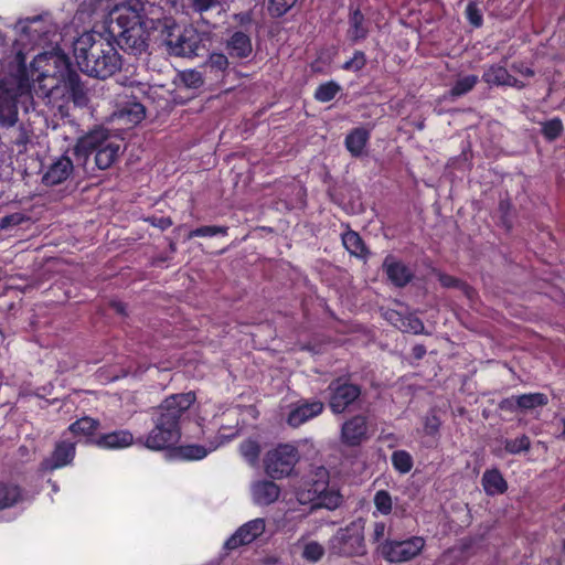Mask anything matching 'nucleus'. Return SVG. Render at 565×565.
Here are the masks:
<instances>
[{
  "mask_svg": "<svg viewBox=\"0 0 565 565\" xmlns=\"http://www.w3.org/2000/svg\"><path fill=\"white\" fill-rule=\"evenodd\" d=\"M19 67L17 73H10L0 77V127L13 128L19 121L18 104L20 103L25 111L35 108L34 98H50L58 89L53 76L41 73L38 78V86L31 84L24 56L21 52L17 54Z\"/></svg>",
  "mask_w": 565,
  "mask_h": 565,
  "instance_id": "1",
  "label": "nucleus"
},
{
  "mask_svg": "<svg viewBox=\"0 0 565 565\" xmlns=\"http://www.w3.org/2000/svg\"><path fill=\"white\" fill-rule=\"evenodd\" d=\"M149 2L116 8L110 13L109 32L116 38L121 50L140 55L148 47V36L154 33Z\"/></svg>",
  "mask_w": 565,
  "mask_h": 565,
  "instance_id": "2",
  "label": "nucleus"
},
{
  "mask_svg": "<svg viewBox=\"0 0 565 565\" xmlns=\"http://www.w3.org/2000/svg\"><path fill=\"white\" fill-rule=\"evenodd\" d=\"M73 53L79 70L105 79L121 68V56L110 41L99 33H83L73 43Z\"/></svg>",
  "mask_w": 565,
  "mask_h": 565,
  "instance_id": "3",
  "label": "nucleus"
},
{
  "mask_svg": "<svg viewBox=\"0 0 565 565\" xmlns=\"http://www.w3.org/2000/svg\"><path fill=\"white\" fill-rule=\"evenodd\" d=\"M151 23H156V40L169 55L192 57L200 54L205 34L192 25L182 26L172 15H167L162 7L149 4Z\"/></svg>",
  "mask_w": 565,
  "mask_h": 565,
  "instance_id": "4",
  "label": "nucleus"
},
{
  "mask_svg": "<svg viewBox=\"0 0 565 565\" xmlns=\"http://www.w3.org/2000/svg\"><path fill=\"white\" fill-rule=\"evenodd\" d=\"M365 520L359 518L347 526L340 527L328 541V552L331 556L354 557L367 553L365 539Z\"/></svg>",
  "mask_w": 565,
  "mask_h": 565,
  "instance_id": "5",
  "label": "nucleus"
},
{
  "mask_svg": "<svg viewBox=\"0 0 565 565\" xmlns=\"http://www.w3.org/2000/svg\"><path fill=\"white\" fill-rule=\"evenodd\" d=\"M329 408L335 415L343 414L356 405L362 395V387L350 382L349 377L340 376L328 385Z\"/></svg>",
  "mask_w": 565,
  "mask_h": 565,
  "instance_id": "6",
  "label": "nucleus"
},
{
  "mask_svg": "<svg viewBox=\"0 0 565 565\" xmlns=\"http://www.w3.org/2000/svg\"><path fill=\"white\" fill-rule=\"evenodd\" d=\"M425 547L422 536H411L406 540L386 539L377 545V553L388 563H405L418 556Z\"/></svg>",
  "mask_w": 565,
  "mask_h": 565,
  "instance_id": "7",
  "label": "nucleus"
},
{
  "mask_svg": "<svg viewBox=\"0 0 565 565\" xmlns=\"http://www.w3.org/2000/svg\"><path fill=\"white\" fill-rule=\"evenodd\" d=\"M194 402L195 394L192 392L171 395L159 405L152 420L180 429L182 417Z\"/></svg>",
  "mask_w": 565,
  "mask_h": 565,
  "instance_id": "8",
  "label": "nucleus"
},
{
  "mask_svg": "<svg viewBox=\"0 0 565 565\" xmlns=\"http://www.w3.org/2000/svg\"><path fill=\"white\" fill-rule=\"evenodd\" d=\"M299 461L298 449L289 444H280L269 450L264 459L265 470L273 479L289 476Z\"/></svg>",
  "mask_w": 565,
  "mask_h": 565,
  "instance_id": "9",
  "label": "nucleus"
},
{
  "mask_svg": "<svg viewBox=\"0 0 565 565\" xmlns=\"http://www.w3.org/2000/svg\"><path fill=\"white\" fill-rule=\"evenodd\" d=\"M110 139L108 130L102 127L95 128L79 137L73 148L77 164L83 166L87 170L89 156L96 153Z\"/></svg>",
  "mask_w": 565,
  "mask_h": 565,
  "instance_id": "10",
  "label": "nucleus"
},
{
  "mask_svg": "<svg viewBox=\"0 0 565 565\" xmlns=\"http://www.w3.org/2000/svg\"><path fill=\"white\" fill-rule=\"evenodd\" d=\"M77 443V439L70 438L67 433H64L62 438L56 441L51 455L41 461L40 470L43 472L54 471L71 465L75 457Z\"/></svg>",
  "mask_w": 565,
  "mask_h": 565,
  "instance_id": "11",
  "label": "nucleus"
},
{
  "mask_svg": "<svg viewBox=\"0 0 565 565\" xmlns=\"http://www.w3.org/2000/svg\"><path fill=\"white\" fill-rule=\"evenodd\" d=\"M369 438V422L365 415H354L341 426L340 441L347 447H359Z\"/></svg>",
  "mask_w": 565,
  "mask_h": 565,
  "instance_id": "12",
  "label": "nucleus"
},
{
  "mask_svg": "<svg viewBox=\"0 0 565 565\" xmlns=\"http://www.w3.org/2000/svg\"><path fill=\"white\" fill-rule=\"evenodd\" d=\"M329 488V472L326 468L319 467L316 471V478L307 482L297 491V500L300 504H310L311 508L317 500Z\"/></svg>",
  "mask_w": 565,
  "mask_h": 565,
  "instance_id": "13",
  "label": "nucleus"
},
{
  "mask_svg": "<svg viewBox=\"0 0 565 565\" xmlns=\"http://www.w3.org/2000/svg\"><path fill=\"white\" fill-rule=\"evenodd\" d=\"M180 437V429L163 425L161 422L154 423L143 445L151 450H163L178 444Z\"/></svg>",
  "mask_w": 565,
  "mask_h": 565,
  "instance_id": "14",
  "label": "nucleus"
},
{
  "mask_svg": "<svg viewBox=\"0 0 565 565\" xmlns=\"http://www.w3.org/2000/svg\"><path fill=\"white\" fill-rule=\"evenodd\" d=\"M382 268L387 279L398 288L405 287L414 278L412 269L391 254L384 258Z\"/></svg>",
  "mask_w": 565,
  "mask_h": 565,
  "instance_id": "15",
  "label": "nucleus"
},
{
  "mask_svg": "<svg viewBox=\"0 0 565 565\" xmlns=\"http://www.w3.org/2000/svg\"><path fill=\"white\" fill-rule=\"evenodd\" d=\"M265 531V520L255 519L242 525L226 542L225 548L235 550L253 542Z\"/></svg>",
  "mask_w": 565,
  "mask_h": 565,
  "instance_id": "16",
  "label": "nucleus"
},
{
  "mask_svg": "<svg viewBox=\"0 0 565 565\" xmlns=\"http://www.w3.org/2000/svg\"><path fill=\"white\" fill-rule=\"evenodd\" d=\"M324 409V404L321 401H305L299 403L294 409L290 411L287 423L291 427H299L309 419L320 415Z\"/></svg>",
  "mask_w": 565,
  "mask_h": 565,
  "instance_id": "17",
  "label": "nucleus"
},
{
  "mask_svg": "<svg viewBox=\"0 0 565 565\" xmlns=\"http://www.w3.org/2000/svg\"><path fill=\"white\" fill-rule=\"evenodd\" d=\"M73 170L74 164L72 160L66 156H62L49 167L42 177V182L47 186L61 184L68 179Z\"/></svg>",
  "mask_w": 565,
  "mask_h": 565,
  "instance_id": "18",
  "label": "nucleus"
},
{
  "mask_svg": "<svg viewBox=\"0 0 565 565\" xmlns=\"http://www.w3.org/2000/svg\"><path fill=\"white\" fill-rule=\"evenodd\" d=\"M114 117L128 126H135L141 122L146 117V107L136 98L118 105Z\"/></svg>",
  "mask_w": 565,
  "mask_h": 565,
  "instance_id": "19",
  "label": "nucleus"
},
{
  "mask_svg": "<svg viewBox=\"0 0 565 565\" xmlns=\"http://www.w3.org/2000/svg\"><path fill=\"white\" fill-rule=\"evenodd\" d=\"M280 494L279 487L270 480H259L252 486L253 501L258 505H269L277 501Z\"/></svg>",
  "mask_w": 565,
  "mask_h": 565,
  "instance_id": "20",
  "label": "nucleus"
},
{
  "mask_svg": "<svg viewBox=\"0 0 565 565\" xmlns=\"http://www.w3.org/2000/svg\"><path fill=\"white\" fill-rule=\"evenodd\" d=\"M226 50L232 57H248L253 52L250 36L242 31L234 32L226 41Z\"/></svg>",
  "mask_w": 565,
  "mask_h": 565,
  "instance_id": "21",
  "label": "nucleus"
},
{
  "mask_svg": "<svg viewBox=\"0 0 565 565\" xmlns=\"http://www.w3.org/2000/svg\"><path fill=\"white\" fill-rule=\"evenodd\" d=\"M62 82L64 89L76 105H83L86 102V89L76 72L67 67L66 73L62 75Z\"/></svg>",
  "mask_w": 565,
  "mask_h": 565,
  "instance_id": "22",
  "label": "nucleus"
},
{
  "mask_svg": "<svg viewBox=\"0 0 565 565\" xmlns=\"http://www.w3.org/2000/svg\"><path fill=\"white\" fill-rule=\"evenodd\" d=\"M370 139V131L363 127L352 129L345 137L344 145L352 157L363 156Z\"/></svg>",
  "mask_w": 565,
  "mask_h": 565,
  "instance_id": "23",
  "label": "nucleus"
},
{
  "mask_svg": "<svg viewBox=\"0 0 565 565\" xmlns=\"http://www.w3.org/2000/svg\"><path fill=\"white\" fill-rule=\"evenodd\" d=\"M386 317L396 328L403 332H413L414 334H419L425 330L423 321L413 315L404 317L396 311H387Z\"/></svg>",
  "mask_w": 565,
  "mask_h": 565,
  "instance_id": "24",
  "label": "nucleus"
},
{
  "mask_svg": "<svg viewBox=\"0 0 565 565\" xmlns=\"http://www.w3.org/2000/svg\"><path fill=\"white\" fill-rule=\"evenodd\" d=\"M134 443V436L129 430H116L100 435L95 444L102 448H125Z\"/></svg>",
  "mask_w": 565,
  "mask_h": 565,
  "instance_id": "25",
  "label": "nucleus"
},
{
  "mask_svg": "<svg viewBox=\"0 0 565 565\" xmlns=\"http://www.w3.org/2000/svg\"><path fill=\"white\" fill-rule=\"evenodd\" d=\"M481 483L488 495L503 494L508 490V483L499 469L486 470Z\"/></svg>",
  "mask_w": 565,
  "mask_h": 565,
  "instance_id": "26",
  "label": "nucleus"
},
{
  "mask_svg": "<svg viewBox=\"0 0 565 565\" xmlns=\"http://www.w3.org/2000/svg\"><path fill=\"white\" fill-rule=\"evenodd\" d=\"M120 153V145L114 140H109L95 153V164L99 170L110 168L118 159Z\"/></svg>",
  "mask_w": 565,
  "mask_h": 565,
  "instance_id": "27",
  "label": "nucleus"
},
{
  "mask_svg": "<svg viewBox=\"0 0 565 565\" xmlns=\"http://www.w3.org/2000/svg\"><path fill=\"white\" fill-rule=\"evenodd\" d=\"M369 29L365 25V19L360 9L351 10L349 15L348 38L356 43L367 36Z\"/></svg>",
  "mask_w": 565,
  "mask_h": 565,
  "instance_id": "28",
  "label": "nucleus"
},
{
  "mask_svg": "<svg viewBox=\"0 0 565 565\" xmlns=\"http://www.w3.org/2000/svg\"><path fill=\"white\" fill-rule=\"evenodd\" d=\"M22 500L23 493L19 486L0 482V511L9 509Z\"/></svg>",
  "mask_w": 565,
  "mask_h": 565,
  "instance_id": "29",
  "label": "nucleus"
},
{
  "mask_svg": "<svg viewBox=\"0 0 565 565\" xmlns=\"http://www.w3.org/2000/svg\"><path fill=\"white\" fill-rule=\"evenodd\" d=\"M509 76L510 73L504 66L493 64L484 70L482 81L490 86H505L509 83Z\"/></svg>",
  "mask_w": 565,
  "mask_h": 565,
  "instance_id": "30",
  "label": "nucleus"
},
{
  "mask_svg": "<svg viewBox=\"0 0 565 565\" xmlns=\"http://www.w3.org/2000/svg\"><path fill=\"white\" fill-rule=\"evenodd\" d=\"M98 427V420H95L90 417H83L71 424L66 433L67 435H74V439L77 436L89 437L94 435Z\"/></svg>",
  "mask_w": 565,
  "mask_h": 565,
  "instance_id": "31",
  "label": "nucleus"
},
{
  "mask_svg": "<svg viewBox=\"0 0 565 565\" xmlns=\"http://www.w3.org/2000/svg\"><path fill=\"white\" fill-rule=\"evenodd\" d=\"M342 243L347 250L356 257H364L366 247L361 236L353 231H348L342 235Z\"/></svg>",
  "mask_w": 565,
  "mask_h": 565,
  "instance_id": "32",
  "label": "nucleus"
},
{
  "mask_svg": "<svg viewBox=\"0 0 565 565\" xmlns=\"http://www.w3.org/2000/svg\"><path fill=\"white\" fill-rule=\"evenodd\" d=\"M518 406L522 412L531 411L540 406H545L548 403V398L543 393H530L518 396Z\"/></svg>",
  "mask_w": 565,
  "mask_h": 565,
  "instance_id": "33",
  "label": "nucleus"
},
{
  "mask_svg": "<svg viewBox=\"0 0 565 565\" xmlns=\"http://www.w3.org/2000/svg\"><path fill=\"white\" fill-rule=\"evenodd\" d=\"M479 78L477 75H467L456 81L450 89V96L459 97L469 93L478 83Z\"/></svg>",
  "mask_w": 565,
  "mask_h": 565,
  "instance_id": "34",
  "label": "nucleus"
},
{
  "mask_svg": "<svg viewBox=\"0 0 565 565\" xmlns=\"http://www.w3.org/2000/svg\"><path fill=\"white\" fill-rule=\"evenodd\" d=\"M341 87L338 83L330 81L321 84L315 92V98L321 103L332 100L340 92Z\"/></svg>",
  "mask_w": 565,
  "mask_h": 565,
  "instance_id": "35",
  "label": "nucleus"
},
{
  "mask_svg": "<svg viewBox=\"0 0 565 565\" xmlns=\"http://www.w3.org/2000/svg\"><path fill=\"white\" fill-rule=\"evenodd\" d=\"M393 467L401 473H407L413 468V458L405 450H396L392 454Z\"/></svg>",
  "mask_w": 565,
  "mask_h": 565,
  "instance_id": "36",
  "label": "nucleus"
},
{
  "mask_svg": "<svg viewBox=\"0 0 565 565\" xmlns=\"http://www.w3.org/2000/svg\"><path fill=\"white\" fill-rule=\"evenodd\" d=\"M298 0H269L267 10L271 18H281L291 10Z\"/></svg>",
  "mask_w": 565,
  "mask_h": 565,
  "instance_id": "37",
  "label": "nucleus"
},
{
  "mask_svg": "<svg viewBox=\"0 0 565 565\" xmlns=\"http://www.w3.org/2000/svg\"><path fill=\"white\" fill-rule=\"evenodd\" d=\"M318 502L313 508H326L333 510L341 504L342 497L333 489L328 488L327 491L317 500Z\"/></svg>",
  "mask_w": 565,
  "mask_h": 565,
  "instance_id": "38",
  "label": "nucleus"
},
{
  "mask_svg": "<svg viewBox=\"0 0 565 565\" xmlns=\"http://www.w3.org/2000/svg\"><path fill=\"white\" fill-rule=\"evenodd\" d=\"M228 227L227 226H217V225H204L192 230L189 232L186 238L191 239L193 237H207L215 235H227Z\"/></svg>",
  "mask_w": 565,
  "mask_h": 565,
  "instance_id": "39",
  "label": "nucleus"
},
{
  "mask_svg": "<svg viewBox=\"0 0 565 565\" xmlns=\"http://www.w3.org/2000/svg\"><path fill=\"white\" fill-rule=\"evenodd\" d=\"M326 553L323 545L317 541H310L305 544L302 550V557L310 563L319 562Z\"/></svg>",
  "mask_w": 565,
  "mask_h": 565,
  "instance_id": "40",
  "label": "nucleus"
},
{
  "mask_svg": "<svg viewBox=\"0 0 565 565\" xmlns=\"http://www.w3.org/2000/svg\"><path fill=\"white\" fill-rule=\"evenodd\" d=\"M563 130L564 126L559 118H553L542 124V135L548 141L557 139Z\"/></svg>",
  "mask_w": 565,
  "mask_h": 565,
  "instance_id": "41",
  "label": "nucleus"
},
{
  "mask_svg": "<svg viewBox=\"0 0 565 565\" xmlns=\"http://www.w3.org/2000/svg\"><path fill=\"white\" fill-rule=\"evenodd\" d=\"M531 447V440L526 435H522L515 439H505L504 449L507 452L516 455L522 451H529Z\"/></svg>",
  "mask_w": 565,
  "mask_h": 565,
  "instance_id": "42",
  "label": "nucleus"
},
{
  "mask_svg": "<svg viewBox=\"0 0 565 565\" xmlns=\"http://www.w3.org/2000/svg\"><path fill=\"white\" fill-rule=\"evenodd\" d=\"M239 451L250 465H255L259 458L260 447L257 441L248 439L241 444Z\"/></svg>",
  "mask_w": 565,
  "mask_h": 565,
  "instance_id": "43",
  "label": "nucleus"
},
{
  "mask_svg": "<svg viewBox=\"0 0 565 565\" xmlns=\"http://www.w3.org/2000/svg\"><path fill=\"white\" fill-rule=\"evenodd\" d=\"M438 280L443 287L461 289L469 298L475 294V290L470 286L454 276L439 274Z\"/></svg>",
  "mask_w": 565,
  "mask_h": 565,
  "instance_id": "44",
  "label": "nucleus"
},
{
  "mask_svg": "<svg viewBox=\"0 0 565 565\" xmlns=\"http://www.w3.org/2000/svg\"><path fill=\"white\" fill-rule=\"evenodd\" d=\"M228 58L223 53H212L205 62V67L216 73H224L228 68Z\"/></svg>",
  "mask_w": 565,
  "mask_h": 565,
  "instance_id": "45",
  "label": "nucleus"
},
{
  "mask_svg": "<svg viewBox=\"0 0 565 565\" xmlns=\"http://www.w3.org/2000/svg\"><path fill=\"white\" fill-rule=\"evenodd\" d=\"M374 505L383 515H387L392 511V497L385 490H380L374 495Z\"/></svg>",
  "mask_w": 565,
  "mask_h": 565,
  "instance_id": "46",
  "label": "nucleus"
},
{
  "mask_svg": "<svg viewBox=\"0 0 565 565\" xmlns=\"http://www.w3.org/2000/svg\"><path fill=\"white\" fill-rule=\"evenodd\" d=\"M181 82L188 88H199L204 84L201 72L195 70H188L181 73Z\"/></svg>",
  "mask_w": 565,
  "mask_h": 565,
  "instance_id": "47",
  "label": "nucleus"
},
{
  "mask_svg": "<svg viewBox=\"0 0 565 565\" xmlns=\"http://www.w3.org/2000/svg\"><path fill=\"white\" fill-rule=\"evenodd\" d=\"M466 15H467L468 21L475 28H480L482 25V22H483L482 12L476 2L470 1L467 4Z\"/></svg>",
  "mask_w": 565,
  "mask_h": 565,
  "instance_id": "48",
  "label": "nucleus"
},
{
  "mask_svg": "<svg viewBox=\"0 0 565 565\" xmlns=\"http://www.w3.org/2000/svg\"><path fill=\"white\" fill-rule=\"evenodd\" d=\"M366 64V57L365 54L362 51H355L353 54V57L347 61L342 68L345 71H354L359 72L361 71Z\"/></svg>",
  "mask_w": 565,
  "mask_h": 565,
  "instance_id": "49",
  "label": "nucleus"
},
{
  "mask_svg": "<svg viewBox=\"0 0 565 565\" xmlns=\"http://www.w3.org/2000/svg\"><path fill=\"white\" fill-rule=\"evenodd\" d=\"M26 220L22 213H12L0 218V230H9L22 224Z\"/></svg>",
  "mask_w": 565,
  "mask_h": 565,
  "instance_id": "50",
  "label": "nucleus"
},
{
  "mask_svg": "<svg viewBox=\"0 0 565 565\" xmlns=\"http://www.w3.org/2000/svg\"><path fill=\"white\" fill-rule=\"evenodd\" d=\"M181 454L186 459H202L207 455V451L202 446L191 445L181 448Z\"/></svg>",
  "mask_w": 565,
  "mask_h": 565,
  "instance_id": "51",
  "label": "nucleus"
},
{
  "mask_svg": "<svg viewBox=\"0 0 565 565\" xmlns=\"http://www.w3.org/2000/svg\"><path fill=\"white\" fill-rule=\"evenodd\" d=\"M424 427L426 434L434 435L440 427V420L435 414H429L425 417Z\"/></svg>",
  "mask_w": 565,
  "mask_h": 565,
  "instance_id": "52",
  "label": "nucleus"
},
{
  "mask_svg": "<svg viewBox=\"0 0 565 565\" xmlns=\"http://www.w3.org/2000/svg\"><path fill=\"white\" fill-rule=\"evenodd\" d=\"M386 534V524L383 521H377L373 524V531L371 534V540L373 543L381 544Z\"/></svg>",
  "mask_w": 565,
  "mask_h": 565,
  "instance_id": "53",
  "label": "nucleus"
},
{
  "mask_svg": "<svg viewBox=\"0 0 565 565\" xmlns=\"http://www.w3.org/2000/svg\"><path fill=\"white\" fill-rule=\"evenodd\" d=\"M190 2L194 11L200 13L207 11L218 4V0H190Z\"/></svg>",
  "mask_w": 565,
  "mask_h": 565,
  "instance_id": "54",
  "label": "nucleus"
},
{
  "mask_svg": "<svg viewBox=\"0 0 565 565\" xmlns=\"http://www.w3.org/2000/svg\"><path fill=\"white\" fill-rule=\"evenodd\" d=\"M516 402H518V396H511V397L504 398L499 403V409L510 412V413L518 412L520 409H519Z\"/></svg>",
  "mask_w": 565,
  "mask_h": 565,
  "instance_id": "55",
  "label": "nucleus"
},
{
  "mask_svg": "<svg viewBox=\"0 0 565 565\" xmlns=\"http://www.w3.org/2000/svg\"><path fill=\"white\" fill-rule=\"evenodd\" d=\"M147 222L156 227H159L160 230H167L173 224L172 220L166 216H149Z\"/></svg>",
  "mask_w": 565,
  "mask_h": 565,
  "instance_id": "56",
  "label": "nucleus"
},
{
  "mask_svg": "<svg viewBox=\"0 0 565 565\" xmlns=\"http://www.w3.org/2000/svg\"><path fill=\"white\" fill-rule=\"evenodd\" d=\"M233 19L238 22L241 25H247V24H250L253 19H252V13L250 12H239V13H235L233 15Z\"/></svg>",
  "mask_w": 565,
  "mask_h": 565,
  "instance_id": "57",
  "label": "nucleus"
},
{
  "mask_svg": "<svg viewBox=\"0 0 565 565\" xmlns=\"http://www.w3.org/2000/svg\"><path fill=\"white\" fill-rule=\"evenodd\" d=\"M412 354L416 360H422L426 354V348L423 344H416L412 349Z\"/></svg>",
  "mask_w": 565,
  "mask_h": 565,
  "instance_id": "58",
  "label": "nucleus"
},
{
  "mask_svg": "<svg viewBox=\"0 0 565 565\" xmlns=\"http://www.w3.org/2000/svg\"><path fill=\"white\" fill-rule=\"evenodd\" d=\"M513 68L523 76L532 77L535 74L532 68L524 66L523 64L513 65Z\"/></svg>",
  "mask_w": 565,
  "mask_h": 565,
  "instance_id": "59",
  "label": "nucleus"
},
{
  "mask_svg": "<svg viewBox=\"0 0 565 565\" xmlns=\"http://www.w3.org/2000/svg\"><path fill=\"white\" fill-rule=\"evenodd\" d=\"M508 82H509V83H507V85H505V86L515 87V88H518V89H522V88H524V87H525V84H524L523 82L519 81L518 78H515V77H514V76H512L511 74H510V76H509V81H508Z\"/></svg>",
  "mask_w": 565,
  "mask_h": 565,
  "instance_id": "60",
  "label": "nucleus"
},
{
  "mask_svg": "<svg viewBox=\"0 0 565 565\" xmlns=\"http://www.w3.org/2000/svg\"><path fill=\"white\" fill-rule=\"evenodd\" d=\"M110 307L119 315H126V305L120 301H113Z\"/></svg>",
  "mask_w": 565,
  "mask_h": 565,
  "instance_id": "61",
  "label": "nucleus"
},
{
  "mask_svg": "<svg viewBox=\"0 0 565 565\" xmlns=\"http://www.w3.org/2000/svg\"><path fill=\"white\" fill-rule=\"evenodd\" d=\"M170 259H171L170 256L160 255V256H157L156 258H153L152 264L160 265L161 263L168 262Z\"/></svg>",
  "mask_w": 565,
  "mask_h": 565,
  "instance_id": "62",
  "label": "nucleus"
},
{
  "mask_svg": "<svg viewBox=\"0 0 565 565\" xmlns=\"http://www.w3.org/2000/svg\"><path fill=\"white\" fill-rule=\"evenodd\" d=\"M510 202L509 201H500L499 209L500 211L505 215L510 209Z\"/></svg>",
  "mask_w": 565,
  "mask_h": 565,
  "instance_id": "63",
  "label": "nucleus"
},
{
  "mask_svg": "<svg viewBox=\"0 0 565 565\" xmlns=\"http://www.w3.org/2000/svg\"><path fill=\"white\" fill-rule=\"evenodd\" d=\"M26 141H28V137L25 135V131L23 129H21L20 136L15 140V143L17 145H24V143H26Z\"/></svg>",
  "mask_w": 565,
  "mask_h": 565,
  "instance_id": "64",
  "label": "nucleus"
}]
</instances>
